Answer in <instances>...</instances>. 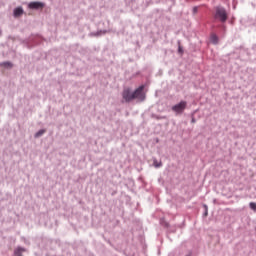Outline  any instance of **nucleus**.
I'll list each match as a JSON object with an SVG mask.
<instances>
[{
	"label": "nucleus",
	"instance_id": "f257e3e1",
	"mask_svg": "<svg viewBox=\"0 0 256 256\" xmlns=\"http://www.w3.org/2000/svg\"><path fill=\"white\" fill-rule=\"evenodd\" d=\"M145 86L138 87L134 92L131 89L125 88L122 92V97L126 103H130L133 99H138V101H143L145 99V94L143 93Z\"/></svg>",
	"mask_w": 256,
	"mask_h": 256
},
{
	"label": "nucleus",
	"instance_id": "f03ea898",
	"mask_svg": "<svg viewBox=\"0 0 256 256\" xmlns=\"http://www.w3.org/2000/svg\"><path fill=\"white\" fill-rule=\"evenodd\" d=\"M214 17L215 19L221 21V23H225V21H227V11L225 10V8L217 7Z\"/></svg>",
	"mask_w": 256,
	"mask_h": 256
},
{
	"label": "nucleus",
	"instance_id": "7ed1b4c3",
	"mask_svg": "<svg viewBox=\"0 0 256 256\" xmlns=\"http://www.w3.org/2000/svg\"><path fill=\"white\" fill-rule=\"evenodd\" d=\"M186 108H187V102L181 101L180 103L172 107V111H174L175 113H183V111H185Z\"/></svg>",
	"mask_w": 256,
	"mask_h": 256
},
{
	"label": "nucleus",
	"instance_id": "20e7f679",
	"mask_svg": "<svg viewBox=\"0 0 256 256\" xmlns=\"http://www.w3.org/2000/svg\"><path fill=\"white\" fill-rule=\"evenodd\" d=\"M28 7L29 9H43L45 4L43 2H30Z\"/></svg>",
	"mask_w": 256,
	"mask_h": 256
},
{
	"label": "nucleus",
	"instance_id": "39448f33",
	"mask_svg": "<svg viewBox=\"0 0 256 256\" xmlns=\"http://www.w3.org/2000/svg\"><path fill=\"white\" fill-rule=\"evenodd\" d=\"M23 15V8L18 7L14 10V17H21Z\"/></svg>",
	"mask_w": 256,
	"mask_h": 256
},
{
	"label": "nucleus",
	"instance_id": "423d86ee",
	"mask_svg": "<svg viewBox=\"0 0 256 256\" xmlns=\"http://www.w3.org/2000/svg\"><path fill=\"white\" fill-rule=\"evenodd\" d=\"M210 41L211 43H213L214 45H217V43H219V37H217V34H212L210 36Z\"/></svg>",
	"mask_w": 256,
	"mask_h": 256
},
{
	"label": "nucleus",
	"instance_id": "0eeeda50",
	"mask_svg": "<svg viewBox=\"0 0 256 256\" xmlns=\"http://www.w3.org/2000/svg\"><path fill=\"white\" fill-rule=\"evenodd\" d=\"M153 165L156 167V169H159V167H162L163 163L161 161H157V159H154Z\"/></svg>",
	"mask_w": 256,
	"mask_h": 256
},
{
	"label": "nucleus",
	"instance_id": "6e6552de",
	"mask_svg": "<svg viewBox=\"0 0 256 256\" xmlns=\"http://www.w3.org/2000/svg\"><path fill=\"white\" fill-rule=\"evenodd\" d=\"M249 207H250V209H252V211H256V203L255 202H250Z\"/></svg>",
	"mask_w": 256,
	"mask_h": 256
},
{
	"label": "nucleus",
	"instance_id": "1a4fd4ad",
	"mask_svg": "<svg viewBox=\"0 0 256 256\" xmlns=\"http://www.w3.org/2000/svg\"><path fill=\"white\" fill-rule=\"evenodd\" d=\"M45 133V130H40L35 134V137H41Z\"/></svg>",
	"mask_w": 256,
	"mask_h": 256
},
{
	"label": "nucleus",
	"instance_id": "9d476101",
	"mask_svg": "<svg viewBox=\"0 0 256 256\" xmlns=\"http://www.w3.org/2000/svg\"><path fill=\"white\" fill-rule=\"evenodd\" d=\"M3 66L4 67H13V65L10 62H4Z\"/></svg>",
	"mask_w": 256,
	"mask_h": 256
},
{
	"label": "nucleus",
	"instance_id": "9b49d317",
	"mask_svg": "<svg viewBox=\"0 0 256 256\" xmlns=\"http://www.w3.org/2000/svg\"><path fill=\"white\" fill-rule=\"evenodd\" d=\"M198 9H199L198 7H194V8H193V13H194V15L197 13Z\"/></svg>",
	"mask_w": 256,
	"mask_h": 256
},
{
	"label": "nucleus",
	"instance_id": "f8f14e48",
	"mask_svg": "<svg viewBox=\"0 0 256 256\" xmlns=\"http://www.w3.org/2000/svg\"><path fill=\"white\" fill-rule=\"evenodd\" d=\"M181 51H183V50L181 49V47H179V52L181 53Z\"/></svg>",
	"mask_w": 256,
	"mask_h": 256
}]
</instances>
